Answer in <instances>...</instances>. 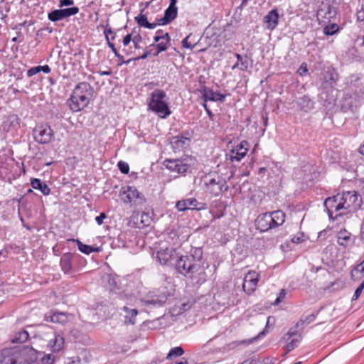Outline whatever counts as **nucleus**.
Here are the masks:
<instances>
[{"mask_svg": "<svg viewBox=\"0 0 364 364\" xmlns=\"http://www.w3.org/2000/svg\"><path fill=\"white\" fill-rule=\"evenodd\" d=\"M156 258L162 265H170L176 260L175 267L178 273L183 275L193 286H200L205 283L207 274L203 259L201 248L191 249L189 255L178 257L175 249L172 247L161 248L156 252Z\"/></svg>", "mask_w": 364, "mask_h": 364, "instance_id": "1", "label": "nucleus"}, {"mask_svg": "<svg viewBox=\"0 0 364 364\" xmlns=\"http://www.w3.org/2000/svg\"><path fill=\"white\" fill-rule=\"evenodd\" d=\"M357 200L358 196L355 191L338 193L324 200V211L330 220H335L350 211Z\"/></svg>", "mask_w": 364, "mask_h": 364, "instance_id": "2", "label": "nucleus"}, {"mask_svg": "<svg viewBox=\"0 0 364 364\" xmlns=\"http://www.w3.org/2000/svg\"><path fill=\"white\" fill-rule=\"evenodd\" d=\"M36 360L33 348H6L0 353V364H33Z\"/></svg>", "mask_w": 364, "mask_h": 364, "instance_id": "3", "label": "nucleus"}, {"mask_svg": "<svg viewBox=\"0 0 364 364\" xmlns=\"http://www.w3.org/2000/svg\"><path fill=\"white\" fill-rule=\"evenodd\" d=\"M94 93V88L87 82L78 83L74 88L68 105L73 112H79L89 105Z\"/></svg>", "mask_w": 364, "mask_h": 364, "instance_id": "4", "label": "nucleus"}, {"mask_svg": "<svg viewBox=\"0 0 364 364\" xmlns=\"http://www.w3.org/2000/svg\"><path fill=\"white\" fill-rule=\"evenodd\" d=\"M338 80V74L336 73L334 68L331 65H324L322 68V71L320 73V81L321 82V87L324 92L321 95L326 94V101H328L329 103L334 102L336 100V95L334 92L336 90L334 89V86L336 84Z\"/></svg>", "mask_w": 364, "mask_h": 364, "instance_id": "5", "label": "nucleus"}, {"mask_svg": "<svg viewBox=\"0 0 364 364\" xmlns=\"http://www.w3.org/2000/svg\"><path fill=\"white\" fill-rule=\"evenodd\" d=\"M284 221V213L278 210L259 215L255 220V225L260 232H266L282 225Z\"/></svg>", "mask_w": 364, "mask_h": 364, "instance_id": "6", "label": "nucleus"}, {"mask_svg": "<svg viewBox=\"0 0 364 364\" xmlns=\"http://www.w3.org/2000/svg\"><path fill=\"white\" fill-rule=\"evenodd\" d=\"M165 98L166 92L163 90L156 89L151 93L148 102L149 109L164 119L171 114L168 103L164 100Z\"/></svg>", "mask_w": 364, "mask_h": 364, "instance_id": "7", "label": "nucleus"}, {"mask_svg": "<svg viewBox=\"0 0 364 364\" xmlns=\"http://www.w3.org/2000/svg\"><path fill=\"white\" fill-rule=\"evenodd\" d=\"M203 181L205 191L214 196H218L228 189L225 179L217 173L206 175Z\"/></svg>", "mask_w": 364, "mask_h": 364, "instance_id": "8", "label": "nucleus"}, {"mask_svg": "<svg viewBox=\"0 0 364 364\" xmlns=\"http://www.w3.org/2000/svg\"><path fill=\"white\" fill-rule=\"evenodd\" d=\"M122 200L124 203H134L136 205H143L146 202L144 196L134 186H126L120 191Z\"/></svg>", "mask_w": 364, "mask_h": 364, "instance_id": "9", "label": "nucleus"}, {"mask_svg": "<svg viewBox=\"0 0 364 364\" xmlns=\"http://www.w3.org/2000/svg\"><path fill=\"white\" fill-rule=\"evenodd\" d=\"M189 160L191 159H166L164 165L171 172L178 174H185L190 168Z\"/></svg>", "mask_w": 364, "mask_h": 364, "instance_id": "10", "label": "nucleus"}, {"mask_svg": "<svg viewBox=\"0 0 364 364\" xmlns=\"http://www.w3.org/2000/svg\"><path fill=\"white\" fill-rule=\"evenodd\" d=\"M176 208L178 211L183 212L188 210H204L205 208V205L204 203H199L194 198H189L177 201L176 203Z\"/></svg>", "mask_w": 364, "mask_h": 364, "instance_id": "11", "label": "nucleus"}, {"mask_svg": "<svg viewBox=\"0 0 364 364\" xmlns=\"http://www.w3.org/2000/svg\"><path fill=\"white\" fill-rule=\"evenodd\" d=\"M53 134L50 126L41 125L34 130V138L38 143L45 144L51 141Z\"/></svg>", "mask_w": 364, "mask_h": 364, "instance_id": "12", "label": "nucleus"}, {"mask_svg": "<svg viewBox=\"0 0 364 364\" xmlns=\"http://www.w3.org/2000/svg\"><path fill=\"white\" fill-rule=\"evenodd\" d=\"M79 12V8L73 6L68 9H56L50 12L48 18L50 21L55 22L65 18L75 15Z\"/></svg>", "mask_w": 364, "mask_h": 364, "instance_id": "13", "label": "nucleus"}, {"mask_svg": "<svg viewBox=\"0 0 364 364\" xmlns=\"http://www.w3.org/2000/svg\"><path fill=\"white\" fill-rule=\"evenodd\" d=\"M259 274L255 271H250L245 277L243 282V289L247 294L252 293L258 284Z\"/></svg>", "mask_w": 364, "mask_h": 364, "instance_id": "14", "label": "nucleus"}, {"mask_svg": "<svg viewBox=\"0 0 364 364\" xmlns=\"http://www.w3.org/2000/svg\"><path fill=\"white\" fill-rule=\"evenodd\" d=\"M299 328H290L287 333L284 336L287 341V350L290 352L298 346L301 341V335L298 333Z\"/></svg>", "mask_w": 364, "mask_h": 364, "instance_id": "15", "label": "nucleus"}, {"mask_svg": "<svg viewBox=\"0 0 364 364\" xmlns=\"http://www.w3.org/2000/svg\"><path fill=\"white\" fill-rule=\"evenodd\" d=\"M191 143V139L183 136H176L171 139L170 144L175 153H178L187 149Z\"/></svg>", "mask_w": 364, "mask_h": 364, "instance_id": "16", "label": "nucleus"}, {"mask_svg": "<svg viewBox=\"0 0 364 364\" xmlns=\"http://www.w3.org/2000/svg\"><path fill=\"white\" fill-rule=\"evenodd\" d=\"M248 151V142L242 141L239 145L234 147L230 154V158L232 161H240L245 156Z\"/></svg>", "mask_w": 364, "mask_h": 364, "instance_id": "17", "label": "nucleus"}, {"mask_svg": "<svg viewBox=\"0 0 364 364\" xmlns=\"http://www.w3.org/2000/svg\"><path fill=\"white\" fill-rule=\"evenodd\" d=\"M70 315L64 312H48L45 315L46 321L55 323L65 324L69 321Z\"/></svg>", "mask_w": 364, "mask_h": 364, "instance_id": "18", "label": "nucleus"}, {"mask_svg": "<svg viewBox=\"0 0 364 364\" xmlns=\"http://www.w3.org/2000/svg\"><path fill=\"white\" fill-rule=\"evenodd\" d=\"M336 15V9L330 4L329 1L321 2L320 4V16L322 18L331 20Z\"/></svg>", "mask_w": 364, "mask_h": 364, "instance_id": "19", "label": "nucleus"}, {"mask_svg": "<svg viewBox=\"0 0 364 364\" xmlns=\"http://www.w3.org/2000/svg\"><path fill=\"white\" fill-rule=\"evenodd\" d=\"M266 28L270 31L274 30L278 25L279 14L277 9H272L264 18Z\"/></svg>", "mask_w": 364, "mask_h": 364, "instance_id": "20", "label": "nucleus"}, {"mask_svg": "<svg viewBox=\"0 0 364 364\" xmlns=\"http://www.w3.org/2000/svg\"><path fill=\"white\" fill-rule=\"evenodd\" d=\"M64 343L63 336L60 334H55L54 338L49 341L48 346L53 352L57 353L63 349Z\"/></svg>", "mask_w": 364, "mask_h": 364, "instance_id": "21", "label": "nucleus"}, {"mask_svg": "<svg viewBox=\"0 0 364 364\" xmlns=\"http://www.w3.org/2000/svg\"><path fill=\"white\" fill-rule=\"evenodd\" d=\"M177 14V8L168 7L165 10L164 17L159 19V24H161V26L168 24L176 18Z\"/></svg>", "mask_w": 364, "mask_h": 364, "instance_id": "22", "label": "nucleus"}, {"mask_svg": "<svg viewBox=\"0 0 364 364\" xmlns=\"http://www.w3.org/2000/svg\"><path fill=\"white\" fill-rule=\"evenodd\" d=\"M124 311V323L127 325H134L138 311L136 309H130L126 306L122 308Z\"/></svg>", "mask_w": 364, "mask_h": 364, "instance_id": "23", "label": "nucleus"}, {"mask_svg": "<svg viewBox=\"0 0 364 364\" xmlns=\"http://www.w3.org/2000/svg\"><path fill=\"white\" fill-rule=\"evenodd\" d=\"M31 185L33 188L40 191L44 196H48L50 193V188L48 186L39 178H32Z\"/></svg>", "mask_w": 364, "mask_h": 364, "instance_id": "24", "label": "nucleus"}, {"mask_svg": "<svg viewBox=\"0 0 364 364\" xmlns=\"http://www.w3.org/2000/svg\"><path fill=\"white\" fill-rule=\"evenodd\" d=\"M203 97L205 102L208 100L214 102H223L225 99V95L219 92H215L210 89H205L203 92Z\"/></svg>", "mask_w": 364, "mask_h": 364, "instance_id": "25", "label": "nucleus"}, {"mask_svg": "<svg viewBox=\"0 0 364 364\" xmlns=\"http://www.w3.org/2000/svg\"><path fill=\"white\" fill-rule=\"evenodd\" d=\"M166 301V297L165 296H159L156 297H152L149 299L143 300V303L146 306H154V307H159L161 306Z\"/></svg>", "mask_w": 364, "mask_h": 364, "instance_id": "26", "label": "nucleus"}, {"mask_svg": "<svg viewBox=\"0 0 364 364\" xmlns=\"http://www.w3.org/2000/svg\"><path fill=\"white\" fill-rule=\"evenodd\" d=\"M60 267L65 274H70L72 272L71 255L65 254L60 259Z\"/></svg>", "mask_w": 364, "mask_h": 364, "instance_id": "27", "label": "nucleus"}, {"mask_svg": "<svg viewBox=\"0 0 364 364\" xmlns=\"http://www.w3.org/2000/svg\"><path fill=\"white\" fill-rule=\"evenodd\" d=\"M340 31V26L336 23H330L323 28V33L326 36H333Z\"/></svg>", "mask_w": 364, "mask_h": 364, "instance_id": "28", "label": "nucleus"}, {"mask_svg": "<svg viewBox=\"0 0 364 364\" xmlns=\"http://www.w3.org/2000/svg\"><path fill=\"white\" fill-rule=\"evenodd\" d=\"M29 338L28 333L25 330H21L14 336L11 342L14 343H23L26 342Z\"/></svg>", "mask_w": 364, "mask_h": 364, "instance_id": "29", "label": "nucleus"}, {"mask_svg": "<svg viewBox=\"0 0 364 364\" xmlns=\"http://www.w3.org/2000/svg\"><path fill=\"white\" fill-rule=\"evenodd\" d=\"M73 241L77 242V245L79 250L81 252L85 253L86 255H89V254H90L92 252H98L99 251V249L97 247L95 248V247H93L92 246H90V245H85V244H83L82 242H81L78 240H73Z\"/></svg>", "mask_w": 364, "mask_h": 364, "instance_id": "30", "label": "nucleus"}, {"mask_svg": "<svg viewBox=\"0 0 364 364\" xmlns=\"http://www.w3.org/2000/svg\"><path fill=\"white\" fill-rule=\"evenodd\" d=\"M350 88L354 91L355 95L358 97H364V83L357 80L355 84H350Z\"/></svg>", "mask_w": 364, "mask_h": 364, "instance_id": "31", "label": "nucleus"}, {"mask_svg": "<svg viewBox=\"0 0 364 364\" xmlns=\"http://www.w3.org/2000/svg\"><path fill=\"white\" fill-rule=\"evenodd\" d=\"M350 234L346 230H341L340 232H338L337 235V238L339 245L342 246H346L347 242L350 240Z\"/></svg>", "mask_w": 364, "mask_h": 364, "instance_id": "32", "label": "nucleus"}, {"mask_svg": "<svg viewBox=\"0 0 364 364\" xmlns=\"http://www.w3.org/2000/svg\"><path fill=\"white\" fill-rule=\"evenodd\" d=\"M235 57L240 64V69L242 71L247 70L249 67L248 58L247 56L242 57L241 55L236 53Z\"/></svg>", "mask_w": 364, "mask_h": 364, "instance_id": "33", "label": "nucleus"}, {"mask_svg": "<svg viewBox=\"0 0 364 364\" xmlns=\"http://www.w3.org/2000/svg\"><path fill=\"white\" fill-rule=\"evenodd\" d=\"M316 319V315L314 314H311L306 316L305 320H300L299 322H297L295 325L296 328H299V330L302 328V326L304 323L309 324L311 322H313Z\"/></svg>", "mask_w": 364, "mask_h": 364, "instance_id": "34", "label": "nucleus"}, {"mask_svg": "<svg viewBox=\"0 0 364 364\" xmlns=\"http://www.w3.org/2000/svg\"><path fill=\"white\" fill-rule=\"evenodd\" d=\"M184 353V350L181 347H175L170 350L166 358L170 359L172 357L181 356Z\"/></svg>", "mask_w": 364, "mask_h": 364, "instance_id": "35", "label": "nucleus"}, {"mask_svg": "<svg viewBox=\"0 0 364 364\" xmlns=\"http://www.w3.org/2000/svg\"><path fill=\"white\" fill-rule=\"evenodd\" d=\"M192 35L189 34L182 41V46L185 48L193 49L196 43L191 41Z\"/></svg>", "mask_w": 364, "mask_h": 364, "instance_id": "36", "label": "nucleus"}, {"mask_svg": "<svg viewBox=\"0 0 364 364\" xmlns=\"http://www.w3.org/2000/svg\"><path fill=\"white\" fill-rule=\"evenodd\" d=\"M170 41H167L166 39H164L156 45L151 44V46H156L157 48V53H161L165 51L168 48V44H169Z\"/></svg>", "mask_w": 364, "mask_h": 364, "instance_id": "37", "label": "nucleus"}, {"mask_svg": "<svg viewBox=\"0 0 364 364\" xmlns=\"http://www.w3.org/2000/svg\"><path fill=\"white\" fill-rule=\"evenodd\" d=\"M357 19L364 21V0H359V4L357 11Z\"/></svg>", "mask_w": 364, "mask_h": 364, "instance_id": "38", "label": "nucleus"}, {"mask_svg": "<svg viewBox=\"0 0 364 364\" xmlns=\"http://www.w3.org/2000/svg\"><path fill=\"white\" fill-rule=\"evenodd\" d=\"M135 21L139 26L144 28H146L147 23H149L147 21V17L144 14H139V16H136Z\"/></svg>", "mask_w": 364, "mask_h": 364, "instance_id": "39", "label": "nucleus"}, {"mask_svg": "<svg viewBox=\"0 0 364 364\" xmlns=\"http://www.w3.org/2000/svg\"><path fill=\"white\" fill-rule=\"evenodd\" d=\"M55 361V357L52 354H48L44 355L41 360V364H53Z\"/></svg>", "mask_w": 364, "mask_h": 364, "instance_id": "40", "label": "nucleus"}, {"mask_svg": "<svg viewBox=\"0 0 364 364\" xmlns=\"http://www.w3.org/2000/svg\"><path fill=\"white\" fill-rule=\"evenodd\" d=\"M117 166L119 169V171L122 173H128L129 171V164L124 161H120L117 164Z\"/></svg>", "mask_w": 364, "mask_h": 364, "instance_id": "41", "label": "nucleus"}, {"mask_svg": "<svg viewBox=\"0 0 364 364\" xmlns=\"http://www.w3.org/2000/svg\"><path fill=\"white\" fill-rule=\"evenodd\" d=\"M285 296H286V291H285V289H281L278 296L277 297V299H275V301L274 302V305H277L279 303H281L284 300Z\"/></svg>", "mask_w": 364, "mask_h": 364, "instance_id": "42", "label": "nucleus"}, {"mask_svg": "<svg viewBox=\"0 0 364 364\" xmlns=\"http://www.w3.org/2000/svg\"><path fill=\"white\" fill-rule=\"evenodd\" d=\"M141 40L142 38L139 34H137L132 38V42L136 49H139L141 48L139 43L141 41Z\"/></svg>", "mask_w": 364, "mask_h": 364, "instance_id": "43", "label": "nucleus"}, {"mask_svg": "<svg viewBox=\"0 0 364 364\" xmlns=\"http://www.w3.org/2000/svg\"><path fill=\"white\" fill-rule=\"evenodd\" d=\"M107 45L108 46L111 48L112 51L114 53V55L117 58H122V55H121L117 48H115L114 46V44L112 43V42H110V41H107Z\"/></svg>", "mask_w": 364, "mask_h": 364, "instance_id": "44", "label": "nucleus"}, {"mask_svg": "<svg viewBox=\"0 0 364 364\" xmlns=\"http://www.w3.org/2000/svg\"><path fill=\"white\" fill-rule=\"evenodd\" d=\"M104 34L105 36L107 41H109V35L112 34L113 36L112 37V39L114 40L115 38V33L112 31L111 28H106L104 31Z\"/></svg>", "mask_w": 364, "mask_h": 364, "instance_id": "45", "label": "nucleus"}, {"mask_svg": "<svg viewBox=\"0 0 364 364\" xmlns=\"http://www.w3.org/2000/svg\"><path fill=\"white\" fill-rule=\"evenodd\" d=\"M303 237H304V234L303 233H299V235H294L291 238V241L294 243L299 244V243H300L301 242H302L304 240Z\"/></svg>", "mask_w": 364, "mask_h": 364, "instance_id": "46", "label": "nucleus"}, {"mask_svg": "<svg viewBox=\"0 0 364 364\" xmlns=\"http://www.w3.org/2000/svg\"><path fill=\"white\" fill-rule=\"evenodd\" d=\"M107 218V215L105 213H101L100 215L95 218L96 223L101 225L103 223V220Z\"/></svg>", "mask_w": 364, "mask_h": 364, "instance_id": "47", "label": "nucleus"}, {"mask_svg": "<svg viewBox=\"0 0 364 364\" xmlns=\"http://www.w3.org/2000/svg\"><path fill=\"white\" fill-rule=\"evenodd\" d=\"M38 73H39V69L37 68V66H36V67H33V68H30L27 71V75L28 77H32Z\"/></svg>", "mask_w": 364, "mask_h": 364, "instance_id": "48", "label": "nucleus"}, {"mask_svg": "<svg viewBox=\"0 0 364 364\" xmlns=\"http://www.w3.org/2000/svg\"><path fill=\"white\" fill-rule=\"evenodd\" d=\"M156 34H158L159 36H162L164 38H163V40L164 39H166V41H171V38H170V36L168 34V33L167 32H164V31L162 30H158L156 32Z\"/></svg>", "mask_w": 364, "mask_h": 364, "instance_id": "49", "label": "nucleus"}, {"mask_svg": "<svg viewBox=\"0 0 364 364\" xmlns=\"http://www.w3.org/2000/svg\"><path fill=\"white\" fill-rule=\"evenodd\" d=\"M74 4L73 0H60L59 2V7H63L65 6H70Z\"/></svg>", "mask_w": 364, "mask_h": 364, "instance_id": "50", "label": "nucleus"}, {"mask_svg": "<svg viewBox=\"0 0 364 364\" xmlns=\"http://www.w3.org/2000/svg\"><path fill=\"white\" fill-rule=\"evenodd\" d=\"M132 41V34H127V36H124V39H123V45L124 46H127L129 45V43Z\"/></svg>", "mask_w": 364, "mask_h": 364, "instance_id": "51", "label": "nucleus"}, {"mask_svg": "<svg viewBox=\"0 0 364 364\" xmlns=\"http://www.w3.org/2000/svg\"><path fill=\"white\" fill-rule=\"evenodd\" d=\"M247 364H267L265 359H252Z\"/></svg>", "mask_w": 364, "mask_h": 364, "instance_id": "52", "label": "nucleus"}, {"mask_svg": "<svg viewBox=\"0 0 364 364\" xmlns=\"http://www.w3.org/2000/svg\"><path fill=\"white\" fill-rule=\"evenodd\" d=\"M364 289L363 287H362L360 285L358 286V287L356 289V290L355 291V293H354V295H353V299H356L358 298V296L360 295V294L362 293L363 290Z\"/></svg>", "mask_w": 364, "mask_h": 364, "instance_id": "53", "label": "nucleus"}, {"mask_svg": "<svg viewBox=\"0 0 364 364\" xmlns=\"http://www.w3.org/2000/svg\"><path fill=\"white\" fill-rule=\"evenodd\" d=\"M159 19L157 20V22L156 23H148L146 28H149V29H154L157 26H159Z\"/></svg>", "mask_w": 364, "mask_h": 364, "instance_id": "54", "label": "nucleus"}, {"mask_svg": "<svg viewBox=\"0 0 364 364\" xmlns=\"http://www.w3.org/2000/svg\"><path fill=\"white\" fill-rule=\"evenodd\" d=\"M151 54V51H145L141 56L136 58V60H144Z\"/></svg>", "mask_w": 364, "mask_h": 364, "instance_id": "55", "label": "nucleus"}, {"mask_svg": "<svg viewBox=\"0 0 364 364\" xmlns=\"http://www.w3.org/2000/svg\"><path fill=\"white\" fill-rule=\"evenodd\" d=\"M355 271L364 272V261L355 267Z\"/></svg>", "mask_w": 364, "mask_h": 364, "instance_id": "56", "label": "nucleus"}, {"mask_svg": "<svg viewBox=\"0 0 364 364\" xmlns=\"http://www.w3.org/2000/svg\"><path fill=\"white\" fill-rule=\"evenodd\" d=\"M98 73L100 74V75L101 76H104V75H110L112 74V71L111 70H106V71H99Z\"/></svg>", "mask_w": 364, "mask_h": 364, "instance_id": "57", "label": "nucleus"}, {"mask_svg": "<svg viewBox=\"0 0 364 364\" xmlns=\"http://www.w3.org/2000/svg\"><path fill=\"white\" fill-rule=\"evenodd\" d=\"M163 38L164 37L162 36H159L158 34L156 33L154 37V40L155 42H159L163 40Z\"/></svg>", "mask_w": 364, "mask_h": 364, "instance_id": "58", "label": "nucleus"}, {"mask_svg": "<svg viewBox=\"0 0 364 364\" xmlns=\"http://www.w3.org/2000/svg\"><path fill=\"white\" fill-rule=\"evenodd\" d=\"M50 71H51V69L48 65H43V73H50Z\"/></svg>", "mask_w": 364, "mask_h": 364, "instance_id": "59", "label": "nucleus"}, {"mask_svg": "<svg viewBox=\"0 0 364 364\" xmlns=\"http://www.w3.org/2000/svg\"><path fill=\"white\" fill-rule=\"evenodd\" d=\"M177 3V0H171L170 1V4H169V6L168 7H171V8H177L176 6V4Z\"/></svg>", "mask_w": 364, "mask_h": 364, "instance_id": "60", "label": "nucleus"}, {"mask_svg": "<svg viewBox=\"0 0 364 364\" xmlns=\"http://www.w3.org/2000/svg\"><path fill=\"white\" fill-rule=\"evenodd\" d=\"M359 152L364 155V141H363V143L360 145V148H359Z\"/></svg>", "mask_w": 364, "mask_h": 364, "instance_id": "61", "label": "nucleus"}, {"mask_svg": "<svg viewBox=\"0 0 364 364\" xmlns=\"http://www.w3.org/2000/svg\"><path fill=\"white\" fill-rule=\"evenodd\" d=\"M240 64L239 63V62L237 61L232 68V70L237 68H240Z\"/></svg>", "mask_w": 364, "mask_h": 364, "instance_id": "62", "label": "nucleus"}, {"mask_svg": "<svg viewBox=\"0 0 364 364\" xmlns=\"http://www.w3.org/2000/svg\"><path fill=\"white\" fill-rule=\"evenodd\" d=\"M267 171V168H264V167H262L259 169V173H264V171Z\"/></svg>", "mask_w": 364, "mask_h": 364, "instance_id": "63", "label": "nucleus"}, {"mask_svg": "<svg viewBox=\"0 0 364 364\" xmlns=\"http://www.w3.org/2000/svg\"><path fill=\"white\" fill-rule=\"evenodd\" d=\"M247 0H242L240 7L244 6L247 4Z\"/></svg>", "mask_w": 364, "mask_h": 364, "instance_id": "64", "label": "nucleus"}]
</instances>
